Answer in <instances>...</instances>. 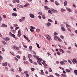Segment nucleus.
Masks as SVG:
<instances>
[{"label":"nucleus","mask_w":77,"mask_h":77,"mask_svg":"<svg viewBox=\"0 0 77 77\" xmlns=\"http://www.w3.org/2000/svg\"><path fill=\"white\" fill-rule=\"evenodd\" d=\"M39 31H40V29H36L37 32H39Z\"/></svg>","instance_id":"cd10ccee"},{"label":"nucleus","mask_w":77,"mask_h":77,"mask_svg":"<svg viewBox=\"0 0 77 77\" xmlns=\"http://www.w3.org/2000/svg\"><path fill=\"white\" fill-rule=\"evenodd\" d=\"M12 37H13V38H15L16 37H15V35L14 34H13L12 35Z\"/></svg>","instance_id":"4c0bfd02"},{"label":"nucleus","mask_w":77,"mask_h":77,"mask_svg":"<svg viewBox=\"0 0 77 77\" xmlns=\"http://www.w3.org/2000/svg\"><path fill=\"white\" fill-rule=\"evenodd\" d=\"M74 72L75 73V75H77V70H74Z\"/></svg>","instance_id":"4468645a"},{"label":"nucleus","mask_w":77,"mask_h":77,"mask_svg":"<svg viewBox=\"0 0 77 77\" xmlns=\"http://www.w3.org/2000/svg\"><path fill=\"white\" fill-rule=\"evenodd\" d=\"M29 5V3H27L25 4V5H24V7H27V6H28Z\"/></svg>","instance_id":"5701e85b"},{"label":"nucleus","mask_w":77,"mask_h":77,"mask_svg":"<svg viewBox=\"0 0 77 77\" xmlns=\"http://www.w3.org/2000/svg\"><path fill=\"white\" fill-rule=\"evenodd\" d=\"M59 51L61 52V53H65V51H63V50H62V49H59Z\"/></svg>","instance_id":"7ed1b4c3"},{"label":"nucleus","mask_w":77,"mask_h":77,"mask_svg":"<svg viewBox=\"0 0 77 77\" xmlns=\"http://www.w3.org/2000/svg\"><path fill=\"white\" fill-rule=\"evenodd\" d=\"M36 44L37 45V47H38V48H40V47H39V44L37 43H36Z\"/></svg>","instance_id":"393cba45"},{"label":"nucleus","mask_w":77,"mask_h":77,"mask_svg":"<svg viewBox=\"0 0 77 77\" xmlns=\"http://www.w3.org/2000/svg\"><path fill=\"white\" fill-rule=\"evenodd\" d=\"M20 8H24V6L23 5H20Z\"/></svg>","instance_id":"72a5a7b5"},{"label":"nucleus","mask_w":77,"mask_h":77,"mask_svg":"<svg viewBox=\"0 0 77 77\" xmlns=\"http://www.w3.org/2000/svg\"><path fill=\"white\" fill-rule=\"evenodd\" d=\"M16 50H19V49H20V48H18V47H16Z\"/></svg>","instance_id":"49530a36"},{"label":"nucleus","mask_w":77,"mask_h":77,"mask_svg":"<svg viewBox=\"0 0 77 77\" xmlns=\"http://www.w3.org/2000/svg\"><path fill=\"white\" fill-rule=\"evenodd\" d=\"M51 11H52V12H54H54H55V10H54V9H52L51 10Z\"/></svg>","instance_id":"79ce46f5"},{"label":"nucleus","mask_w":77,"mask_h":77,"mask_svg":"<svg viewBox=\"0 0 77 77\" xmlns=\"http://www.w3.org/2000/svg\"><path fill=\"white\" fill-rule=\"evenodd\" d=\"M35 65H38V63H37L36 62H34L33 63Z\"/></svg>","instance_id":"37998d69"},{"label":"nucleus","mask_w":77,"mask_h":77,"mask_svg":"<svg viewBox=\"0 0 77 77\" xmlns=\"http://www.w3.org/2000/svg\"><path fill=\"white\" fill-rule=\"evenodd\" d=\"M30 31H31V32H34V30L32 29H30Z\"/></svg>","instance_id":"0e129e2a"},{"label":"nucleus","mask_w":77,"mask_h":77,"mask_svg":"<svg viewBox=\"0 0 77 77\" xmlns=\"http://www.w3.org/2000/svg\"><path fill=\"white\" fill-rule=\"evenodd\" d=\"M58 38H59L58 37H57V36H54V39L55 40H56V41H57V39H58Z\"/></svg>","instance_id":"9b49d317"},{"label":"nucleus","mask_w":77,"mask_h":77,"mask_svg":"<svg viewBox=\"0 0 77 77\" xmlns=\"http://www.w3.org/2000/svg\"><path fill=\"white\" fill-rule=\"evenodd\" d=\"M29 77V75L27 73L26 74V77Z\"/></svg>","instance_id":"a19ab883"},{"label":"nucleus","mask_w":77,"mask_h":77,"mask_svg":"<svg viewBox=\"0 0 77 77\" xmlns=\"http://www.w3.org/2000/svg\"><path fill=\"white\" fill-rule=\"evenodd\" d=\"M60 37L61 39H63V38H64V37H63V36L62 35H61L60 36Z\"/></svg>","instance_id":"e433bc0d"},{"label":"nucleus","mask_w":77,"mask_h":77,"mask_svg":"<svg viewBox=\"0 0 77 77\" xmlns=\"http://www.w3.org/2000/svg\"><path fill=\"white\" fill-rule=\"evenodd\" d=\"M29 16L30 17L32 18H35V15L32 14H29Z\"/></svg>","instance_id":"f03ea898"},{"label":"nucleus","mask_w":77,"mask_h":77,"mask_svg":"<svg viewBox=\"0 0 77 77\" xmlns=\"http://www.w3.org/2000/svg\"><path fill=\"white\" fill-rule=\"evenodd\" d=\"M66 51L68 53H69V54H71V52H70V51Z\"/></svg>","instance_id":"864d4df0"},{"label":"nucleus","mask_w":77,"mask_h":77,"mask_svg":"<svg viewBox=\"0 0 77 77\" xmlns=\"http://www.w3.org/2000/svg\"><path fill=\"white\" fill-rule=\"evenodd\" d=\"M16 57H17V58H18V59H20V57L19 56L17 55Z\"/></svg>","instance_id":"603ef678"},{"label":"nucleus","mask_w":77,"mask_h":77,"mask_svg":"<svg viewBox=\"0 0 77 77\" xmlns=\"http://www.w3.org/2000/svg\"><path fill=\"white\" fill-rule=\"evenodd\" d=\"M17 36L18 37H20V36H21V33H19L17 34Z\"/></svg>","instance_id":"b1692460"},{"label":"nucleus","mask_w":77,"mask_h":77,"mask_svg":"<svg viewBox=\"0 0 77 77\" xmlns=\"http://www.w3.org/2000/svg\"><path fill=\"white\" fill-rule=\"evenodd\" d=\"M73 60L74 62H75V63H77V61L76 60V59H73Z\"/></svg>","instance_id":"4be33fe9"},{"label":"nucleus","mask_w":77,"mask_h":77,"mask_svg":"<svg viewBox=\"0 0 77 77\" xmlns=\"http://www.w3.org/2000/svg\"><path fill=\"white\" fill-rule=\"evenodd\" d=\"M14 27H17V26H18V25H17V24H14Z\"/></svg>","instance_id":"6e6d98bb"},{"label":"nucleus","mask_w":77,"mask_h":77,"mask_svg":"<svg viewBox=\"0 0 77 77\" xmlns=\"http://www.w3.org/2000/svg\"><path fill=\"white\" fill-rule=\"evenodd\" d=\"M66 9L67 11H69V12H71V10L68 8H67Z\"/></svg>","instance_id":"6ab92c4d"},{"label":"nucleus","mask_w":77,"mask_h":77,"mask_svg":"<svg viewBox=\"0 0 77 77\" xmlns=\"http://www.w3.org/2000/svg\"><path fill=\"white\" fill-rule=\"evenodd\" d=\"M58 40L59 41H60V42H62V40L60 38H58Z\"/></svg>","instance_id":"c9c22d12"},{"label":"nucleus","mask_w":77,"mask_h":77,"mask_svg":"<svg viewBox=\"0 0 77 77\" xmlns=\"http://www.w3.org/2000/svg\"><path fill=\"white\" fill-rule=\"evenodd\" d=\"M2 43H3L4 44V45H6V42L5 41H2Z\"/></svg>","instance_id":"2f4dec72"},{"label":"nucleus","mask_w":77,"mask_h":77,"mask_svg":"<svg viewBox=\"0 0 77 77\" xmlns=\"http://www.w3.org/2000/svg\"><path fill=\"white\" fill-rule=\"evenodd\" d=\"M4 40H7V41H8L9 40V38L8 37H6V38H4Z\"/></svg>","instance_id":"ddd939ff"},{"label":"nucleus","mask_w":77,"mask_h":77,"mask_svg":"<svg viewBox=\"0 0 77 77\" xmlns=\"http://www.w3.org/2000/svg\"><path fill=\"white\" fill-rule=\"evenodd\" d=\"M49 72H52V70H51V68H49Z\"/></svg>","instance_id":"c85d7f7f"},{"label":"nucleus","mask_w":77,"mask_h":77,"mask_svg":"<svg viewBox=\"0 0 77 77\" xmlns=\"http://www.w3.org/2000/svg\"><path fill=\"white\" fill-rule=\"evenodd\" d=\"M60 63L61 65H65V63L64 62H63L62 61H61L60 62Z\"/></svg>","instance_id":"f8f14e48"},{"label":"nucleus","mask_w":77,"mask_h":77,"mask_svg":"<svg viewBox=\"0 0 77 77\" xmlns=\"http://www.w3.org/2000/svg\"><path fill=\"white\" fill-rule=\"evenodd\" d=\"M29 60L30 61V62H31V63H33V61H32V59H30V58H29Z\"/></svg>","instance_id":"58836bf2"},{"label":"nucleus","mask_w":77,"mask_h":77,"mask_svg":"<svg viewBox=\"0 0 77 77\" xmlns=\"http://www.w3.org/2000/svg\"><path fill=\"white\" fill-rule=\"evenodd\" d=\"M13 11H17V9H16V8H14L13 9Z\"/></svg>","instance_id":"774afa93"},{"label":"nucleus","mask_w":77,"mask_h":77,"mask_svg":"<svg viewBox=\"0 0 77 77\" xmlns=\"http://www.w3.org/2000/svg\"><path fill=\"white\" fill-rule=\"evenodd\" d=\"M0 58L1 59H3V57H2V55H0Z\"/></svg>","instance_id":"de8ad7c7"},{"label":"nucleus","mask_w":77,"mask_h":77,"mask_svg":"<svg viewBox=\"0 0 77 77\" xmlns=\"http://www.w3.org/2000/svg\"><path fill=\"white\" fill-rule=\"evenodd\" d=\"M33 53L34 54H35V55H36V52H35V51H33Z\"/></svg>","instance_id":"3c124183"},{"label":"nucleus","mask_w":77,"mask_h":77,"mask_svg":"<svg viewBox=\"0 0 77 77\" xmlns=\"http://www.w3.org/2000/svg\"><path fill=\"white\" fill-rule=\"evenodd\" d=\"M67 3H68V2H67V1H65L64 3V6H66L67 5Z\"/></svg>","instance_id":"1a4fd4ad"},{"label":"nucleus","mask_w":77,"mask_h":77,"mask_svg":"<svg viewBox=\"0 0 77 77\" xmlns=\"http://www.w3.org/2000/svg\"><path fill=\"white\" fill-rule=\"evenodd\" d=\"M62 30L63 31H65V28L63 27V28H61Z\"/></svg>","instance_id":"7c9ffc66"},{"label":"nucleus","mask_w":77,"mask_h":77,"mask_svg":"<svg viewBox=\"0 0 77 77\" xmlns=\"http://www.w3.org/2000/svg\"><path fill=\"white\" fill-rule=\"evenodd\" d=\"M55 4L57 5V6H58V5H59V2H57V1L55 2Z\"/></svg>","instance_id":"9d476101"},{"label":"nucleus","mask_w":77,"mask_h":77,"mask_svg":"<svg viewBox=\"0 0 77 77\" xmlns=\"http://www.w3.org/2000/svg\"><path fill=\"white\" fill-rule=\"evenodd\" d=\"M44 7L45 8V10H47H47H48L49 9H50V8H49L47 6H44Z\"/></svg>","instance_id":"423d86ee"},{"label":"nucleus","mask_w":77,"mask_h":77,"mask_svg":"<svg viewBox=\"0 0 77 77\" xmlns=\"http://www.w3.org/2000/svg\"><path fill=\"white\" fill-rule=\"evenodd\" d=\"M26 57H25V56H23V60H26Z\"/></svg>","instance_id":"a878e982"},{"label":"nucleus","mask_w":77,"mask_h":77,"mask_svg":"<svg viewBox=\"0 0 77 77\" xmlns=\"http://www.w3.org/2000/svg\"><path fill=\"white\" fill-rule=\"evenodd\" d=\"M42 18L43 19H45V16L44 15H42Z\"/></svg>","instance_id":"a211bd4d"},{"label":"nucleus","mask_w":77,"mask_h":77,"mask_svg":"<svg viewBox=\"0 0 77 77\" xmlns=\"http://www.w3.org/2000/svg\"><path fill=\"white\" fill-rule=\"evenodd\" d=\"M12 15L13 16V17H17V14L16 13H13L12 14Z\"/></svg>","instance_id":"20e7f679"},{"label":"nucleus","mask_w":77,"mask_h":77,"mask_svg":"<svg viewBox=\"0 0 77 77\" xmlns=\"http://www.w3.org/2000/svg\"><path fill=\"white\" fill-rule=\"evenodd\" d=\"M31 71H35V68H32L31 69Z\"/></svg>","instance_id":"5fc2aeb1"},{"label":"nucleus","mask_w":77,"mask_h":77,"mask_svg":"<svg viewBox=\"0 0 77 77\" xmlns=\"http://www.w3.org/2000/svg\"><path fill=\"white\" fill-rule=\"evenodd\" d=\"M57 54H58V55H60V52H58L57 53Z\"/></svg>","instance_id":"13d9d810"},{"label":"nucleus","mask_w":77,"mask_h":77,"mask_svg":"<svg viewBox=\"0 0 77 77\" xmlns=\"http://www.w3.org/2000/svg\"><path fill=\"white\" fill-rule=\"evenodd\" d=\"M29 72L27 71H25L24 74H26V73H28Z\"/></svg>","instance_id":"69168bd1"},{"label":"nucleus","mask_w":77,"mask_h":77,"mask_svg":"<svg viewBox=\"0 0 77 77\" xmlns=\"http://www.w3.org/2000/svg\"><path fill=\"white\" fill-rule=\"evenodd\" d=\"M2 65L3 66H7L8 65V63H3Z\"/></svg>","instance_id":"2eb2a0df"},{"label":"nucleus","mask_w":77,"mask_h":77,"mask_svg":"<svg viewBox=\"0 0 77 77\" xmlns=\"http://www.w3.org/2000/svg\"><path fill=\"white\" fill-rule=\"evenodd\" d=\"M48 21H49V22H50L51 23H53V20L50 19H48Z\"/></svg>","instance_id":"f3484780"},{"label":"nucleus","mask_w":77,"mask_h":77,"mask_svg":"<svg viewBox=\"0 0 77 77\" xmlns=\"http://www.w3.org/2000/svg\"><path fill=\"white\" fill-rule=\"evenodd\" d=\"M28 58H29V59H30V57H32V55L30 54H28Z\"/></svg>","instance_id":"dca6fc26"},{"label":"nucleus","mask_w":77,"mask_h":77,"mask_svg":"<svg viewBox=\"0 0 77 77\" xmlns=\"http://www.w3.org/2000/svg\"><path fill=\"white\" fill-rule=\"evenodd\" d=\"M45 61H43L42 62V64H43V65L45 66Z\"/></svg>","instance_id":"412c9836"},{"label":"nucleus","mask_w":77,"mask_h":77,"mask_svg":"<svg viewBox=\"0 0 77 77\" xmlns=\"http://www.w3.org/2000/svg\"><path fill=\"white\" fill-rule=\"evenodd\" d=\"M23 36L24 38H25V39H26V40L28 39V38L26 36H25V35H23Z\"/></svg>","instance_id":"bb28decb"},{"label":"nucleus","mask_w":77,"mask_h":77,"mask_svg":"<svg viewBox=\"0 0 77 77\" xmlns=\"http://www.w3.org/2000/svg\"><path fill=\"white\" fill-rule=\"evenodd\" d=\"M47 38L49 40V41H51V37H50V36L48 35H47Z\"/></svg>","instance_id":"39448f33"},{"label":"nucleus","mask_w":77,"mask_h":77,"mask_svg":"<svg viewBox=\"0 0 77 77\" xmlns=\"http://www.w3.org/2000/svg\"><path fill=\"white\" fill-rule=\"evenodd\" d=\"M47 26H51V23H50L48 22L47 24Z\"/></svg>","instance_id":"ea45409f"},{"label":"nucleus","mask_w":77,"mask_h":77,"mask_svg":"<svg viewBox=\"0 0 77 77\" xmlns=\"http://www.w3.org/2000/svg\"><path fill=\"white\" fill-rule=\"evenodd\" d=\"M19 69L20 72H21L22 71V69H21V67H19Z\"/></svg>","instance_id":"f704fd0d"},{"label":"nucleus","mask_w":77,"mask_h":77,"mask_svg":"<svg viewBox=\"0 0 77 77\" xmlns=\"http://www.w3.org/2000/svg\"><path fill=\"white\" fill-rule=\"evenodd\" d=\"M40 71L41 72V75H44V72L43 70L41 69Z\"/></svg>","instance_id":"6e6552de"},{"label":"nucleus","mask_w":77,"mask_h":77,"mask_svg":"<svg viewBox=\"0 0 77 77\" xmlns=\"http://www.w3.org/2000/svg\"><path fill=\"white\" fill-rule=\"evenodd\" d=\"M11 71H13V72H14V69H11Z\"/></svg>","instance_id":"680f3d73"},{"label":"nucleus","mask_w":77,"mask_h":77,"mask_svg":"<svg viewBox=\"0 0 77 77\" xmlns=\"http://www.w3.org/2000/svg\"><path fill=\"white\" fill-rule=\"evenodd\" d=\"M66 72H69L70 71V70L69 69H66Z\"/></svg>","instance_id":"c03bdc74"},{"label":"nucleus","mask_w":77,"mask_h":77,"mask_svg":"<svg viewBox=\"0 0 77 77\" xmlns=\"http://www.w3.org/2000/svg\"><path fill=\"white\" fill-rule=\"evenodd\" d=\"M13 2L14 3H16V1L15 0H13Z\"/></svg>","instance_id":"e2e57ef3"},{"label":"nucleus","mask_w":77,"mask_h":77,"mask_svg":"<svg viewBox=\"0 0 77 77\" xmlns=\"http://www.w3.org/2000/svg\"><path fill=\"white\" fill-rule=\"evenodd\" d=\"M19 29V27L18 26L16 27L15 28V30H17V29Z\"/></svg>","instance_id":"4d7b16f0"},{"label":"nucleus","mask_w":77,"mask_h":77,"mask_svg":"<svg viewBox=\"0 0 77 77\" xmlns=\"http://www.w3.org/2000/svg\"><path fill=\"white\" fill-rule=\"evenodd\" d=\"M29 50H32V46H29Z\"/></svg>","instance_id":"c756f323"},{"label":"nucleus","mask_w":77,"mask_h":77,"mask_svg":"<svg viewBox=\"0 0 77 77\" xmlns=\"http://www.w3.org/2000/svg\"><path fill=\"white\" fill-rule=\"evenodd\" d=\"M63 62H67V61H66V60H65L64 59H63Z\"/></svg>","instance_id":"09e8293b"},{"label":"nucleus","mask_w":77,"mask_h":77,"mask_svg":"<svg viewBox=\"0 0 77 77\" xmlns=\"http://www.w3.org/2000/svg\"><path fill=\"white\" fill-rule=\"evenodd\" d=\"M55 75H57L58 77H59V74H58L57 73H56Z\"/></svg>","instance_id":"bf43d9fd"},{"label":"nucleus","mask_w":77,"mask_h":77,"mask_svg":"<svg viewBox=\"0 0 77 77\" xmlns=\"http://www.w3.org/2000/svg\"><path fill=\"white\" fill-rule=\"evenodd\" d=\"M13 48H14V49L15 50V49H16V47L15 45L13 46Z\"/></svg>","instance_id":"a18cd8bd"},{"label":"nucleus","mask_w":77,"mask_h":77,"mask_svg":"<svg viewBox=\"0 0 77 77\" xmlns=\"http://www.w3.org/2000/svg\"><path fill=\"white\" fill-rule=\"evenodd\" d=\"M25 17H23L21 18L22 20V21H24V20H25Z\"/></svg>","instance_id":"aec40b11"},{"label":"nucleus","mask_w":77,"mask_h":77,"mask_svg":"<svg viewBox=\"0 0 77 77\" xmlns=\"http://www.w3.org/2000/svg\"><path fill=\"white\" fill-rule=\"evenodd\" d=\"M38 14H39V15H41L42 16V13H38Z\"/></svg>","instance_id":"338daca9"},{"label":"nucleus","mask_w":77,"mask_h":77,"mask_svg":"<svg viewBox=\"0 0 77 77\" xmlns=\"http://www.w3.org/2000/svg\"><path fill=\"white\" fill-rule=\"evenodd\" d=\"M31 29H35V27L31 26Z\"/></svg>","instance_id":"473e14b6"},{"label":"nucleus","mask_w":77,"mask_h":77,"mask_svg":"<svg viewBox=\"0 0 77 77\" xmlns=\"http://www.w3.org/2000/svg\"><path fill=\"white\" fill-rule=\"evenodd\" d=\"M68 62L69 63H70L71 64V63H72L71 61V60H68Z\"/></svg>","instance_id":"8fccbe9b"},{"label":"nucleus","mask_w":77,"mask_h":77,"mask_svg":"<svg viewBox=\"0 0 77 77\" xmlns=\"http://www.w3.org/2000/svg\"><path fill=\"white\" fill-rule=\"evenodd\" d=\"M61 77H66V75L65 74H61Z\"/></svg>","instance_id":"0eeeda50"},{"label":"nucleus","mask_w":77,"mask_h":77,"mask_svg":"<svg viewBox=\"0 0 77 77\" xmlns=\"http://www.w3.org/2000/svg\"><path fill=\"white\" fill-rule=\"evenodd\" d=\"M54 35H57V33L56 32H55V33H54Z\"/></svg>","instance_id":"052dcab7"},{"label":"nucleus","mask_w":77,"mask_h":77,"mask_svg":"<svg viewBox=\"0 0 77 77\" xmlns=\"http://www.w3.org/2000/svg\"><path fill=\"white\" fill-rule=\"evenodd\" d=\"M37 61L38 63H40V62H41V61H42V59H41V58H38L37 59Z\"/></svg>","instance_id":"f257e3e1"}]
</instances>
